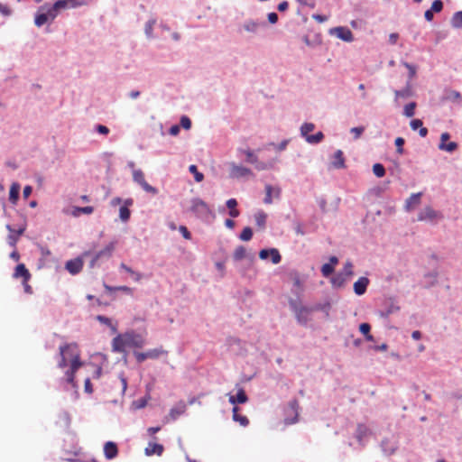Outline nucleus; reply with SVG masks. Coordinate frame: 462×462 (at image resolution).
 Returning a JSON list of instances; mask_svg holds the SVG:
<instances>
[{
  "label": "nucleus",
  "instance_id": "58",
  "mask_svg": "<svg viewBox=\"0 0 462 462\" xmlns=\"http://www.w3.org/2000/svg\"><path fill=\"white\" fill-rule=\"evenodd\" d=\"M40 251H41L42 259H43V260H46V258L48 256H50L51 254L50 249L45 246H40Z\"/></svg>",
  "mask_w": 462,
  "mask_h": 462
},
{
  "label": "nucleus",
  "instance_id": "15",
  "mask_svg": "<svg viewBox=\"0 0 462 462\" xmlns=\"http://www.w3.org/2000/svg\"><path fill=\"white\" fill-rule=\"evenodd\" d=\"M134 203L132 199H127L125 200V205L122 206L119 209V217L123 222H127L131 216V211L128 208L129 206H132Z\"/></svg>",
  "mask_w": 462,
  "mask_h": 462
},
{
  "label": "nucleus",
  "instance_id": "4",
  "mask_svg": "<svg viewBox=\"0 0 462 462\" xmlns=\"http://www.w3.org/2000/svg\"><path fill=\"white\" fill-rule=\"evenodd\" d=\"M133 180L138 185L142 187V189L150 194L156 195L158 194V189L152 186H151L144 178V173L141 170H134L133 171Z\"/></svg>",
  "mask_w": 462,
  "mask_h": 462
},
{
  "label": "nucleus",
  "instance_id": "51",
  "mask_svg": "<svg viewBox=\"0 0 462 462\" xmlns=\"http://www.w3.org/2000/svg\"><path fill=\"white\" fill-rule=\"evenodd\" d=\"M443 8V3L441 0H435L432 5H431V8L430 10H432V12H436V13H439L442 10Z\"/></svg>",
  "mask_w": 462,
  "mask_h": 462
},
{
  "label": "nucleus",
  "instance_id": "12",
  "mask_svg": "<svg viewBox=\"0 0 462 462\" xmlns=\"http://www.w3.org/2000/svg\"><path fill=\"white\" fill-rule=\"evenodd\" d=\"M369 279L366 277H360L354 283V291L356 295L361 296L366 291L367 286L369 285Z\"/></svg>",
  "mask_w": 462,
  "mask_h": 462
},
{
  "label": "nucleus",
  "instance_id": "49",
  "mask_svg": "<svg viewBox=\"0 0 462 462\" xmlns=\"http://www.w3.org/2000/svg\"><path fill=\"white\" fill-rule=\"evenodd\" d=\"M402 65L409 70L410 79H413L416 75V67L405 61L402 62Z\"/></svg>",
  "mask_w": 462,
  "mask_h": 462
},
{
  "label": "nucleus",
  "instance_id": "5",
  "mask_svg": "<svg viewBox=\"0 0 462 462\" xmlns=\"http://www.w3.org/2000/svg\"><path fill=\"white\" fill-rule=\"evenodd\" d=\"M116 242L115 241L110 242L107 245H106L105 248L96 253L90 261L89 266L93 268L96 265L97 262L101 258H109L116 248Z\"/></svg>",
  "mask_w": 462,
  "mask_h": 462
},
{
  "label": "nucleus",
  "instance_id": "25",
  "mask_svg": "<svg viewBox=\"0 0 462 462\" xmlns=\"http://www.w3.org/2000/svg\"><path fill=\"white\" fill-rule=\"evenodd\" d=\"M334 160L332 162V165L337 169H343L345 168V158L344 153L341 150H337L335 152Z\"/></svg>",
  "mask_w": 462,
  "mask_h": 462
},
{
  "label": "nucleus",
  "instance_id": "36",
  "mask_svg": "<svg viewBox=\"0 0 462 462\" xmlns=\"http://www.w3.org/2000/svg\"><path fill=\"white\" fill-rule=\"evenodd\" d=\"M246 256V249L243 245L237 246L235 251L233 257L236 261H241Z\"/></svg>",
  "mask_w": 462,
  "mask_h": 462
},
{
  "label": "nucleus",
  "instance_id": "42",
  "mask_svg": "<svg viewBox=\"0 0 462 462\" xmlns=\"http://www.w3.org/2000/svg\"><path fill=\"white\" fill-rule=\"evenodd\" d=\"M324 138V134L322 132H318L315 134H311L310 136H307V142L310 143H320Z\"/></svg>",
  "mask_w": 462,
  "mask_h": 462
},
{
  "label": "nucleus",
  "instance_id": "24",
  "mask_svg": "<svg viewBox=\"0 0 462 462\" xmlns=\"http://www.w3.org/2000/svg\"><path fill=\"white\" fill-rule=\"evenodd\" d=\"M289 406L294 413V418L291 420L285 419V424H287V425L293 424L298 421L299 408H300L299 402L297 400L291 401L289 403Z\"/></svg>",
  "mask_w": 462,
  "mask_h": 462
},
{
  "label": "nucleus",
  "instance_id": "26",
  "mask_svg": "<svg viewBox=\"0 0 462 462\" xmlns=\"http://www.w3.org/2000/svg\"><path fill=\"white\" fill-rule=\"evenodd\" d=\"M163 452V447L157 443H149L145 448V454L147 456H152L154 454L161 456Z\"/></svg>",
  "mask_w": 462,
  "mask_h": 462
},
{
  "label": "nucleus",
  "instance_id": "34",
  "mask_svg": "<svg viewBox=\"0 0 462 462\" xmlns=\"http://www.w3.org/2000/svg\"><path fill=\"white\" fill-rule=\"evenodd\" d=\"M120 268L128 273L135 282H139L143 277L142 273L134 271L132 268L128 267L126 264L123 263L120 264Z\"/></svg>",
  "mask_w": 462,
  "mask_h": 462
},
{
  "label": "nucleus",
  "instance_id": "48",
  "mask_svg": "<svg viewBox=\"0 0 462 462\" xmlns=\"http://www.w3.org/2000/svg\"><path fill=\"white\" fill-rule=\"evenodd\" d=\"M341 273H344V275L346 277V278H349L351 277L353 274H354V272H353V264L350 261H347L345 265H344V268H343V271Z\"/></svg>",
  "mask_w": 462,
  "mask_h": 462
},
{
  "label": "nucleus",
  "instance_id": "1",
  "mask_svg": "<svg viewBox=\"0 0 462 462\" xmlns=\"http://www.w3.org/2000/svg\"><path fill=\"white\" fill-rule=\"evenodd\" d=\"M58 367L64 369L68 365L69 369L65 372V377L68 383L75 386V377L77 371L83 365L80 360V349L77 343H65L59 347Z\"/></svg>",
  "mask_w": 462,
  "mask_h": 462
},
{
  "label": "nucleus",
  "instance_id": "37",
  "mask_svg": "<svg viewBox=\"0 0 462 462\" xmlns=\"http://www.w3.org/2000/svg\"><path fill=\"white\" fill-rule=\"evenodd\" d=\"M439 149L441 151L452 152L457 149V143L455 142H450L448 143H439Z\"/></svg>",
  "mask_w": 462,
  "mask_h": 462
},
{
  "label": "nucleus",
  "instance_id": "56",
  "mask_svg": "<svg viewBox=\"0 0 462 462\" xmlns=\"http://www.w3.org/2000/svg\"><path fill=\"white\" fill-rule=\"evenodd\" d=\"M411 128L412 130H417L422 127V121L420 119H413L410 123Z\"/></svg>",
  "mask_w": 462,
  "mask_h": 462
},
{
  "label": "nucleus",
  "instance_id": "23",
  "mask_svg": "<svg viewBox=\"0 0 462 462\" xmlns=\"http://www.w3.org/2000/svg\"><path fill=\"white\" fill-rule=\"evenodd\" d=\"M248 401L247 395L243 388H240L236 396H229V402L232 404L236 403H245Z\"/></svg>",
  "mask_w": 462,
  "mask_h": 462
},
{
  "label": "nucleus",
  "instance_id": "21",
  "mask_svg": "<svg viewBox=\"0 0 462 462\" xmlns=\"http://www.w3.org/2000/svg\"><path fill=\"white\" fill-rule=\"evenodd\" d=\"M281 189L279 188H273L271 185L265 186V198L264 203L271 204L273 202V194L278 198L280 196Z\"/></svg>",
  "mask_w": 462,
  "mask_h": 462
},
{
  "label": "nucleus",
  "instance_id": "30",
  "mask_svg": "<svg viewBox=\"0 0 462 462\" xmlns=\"http://www.w3.org/2000/svg\"><path fill=\"white\" fill-rule=\"evenodd\" d=\"M94 211V208L91 206L87 207H75L71 212L74 217H79L80 214H91Z\"/></svg>",
  "mask_w": 462,
  "mask_h": 462
},
{
  "label": "nucleus",
  "instance_id": "55",
  "mask_svg": "<svg viewBox=\"0 0 462 462\" xmlns=\"http://www.w3.org/2000/svg\"><path fill=\"white\" fill-rule=\"evenodd\" d=\"M364 131H365V128L363 126L353 127L351 129V133L354 134L355 139H358Z\"/></svg>",
  "mask_w": 462,
  "mask_h": 462
},
{
  "label": "nucleus",
  "instance_id": "50",
  "mask_svg": "<svg viewBox=\"0 0 462 462\" xmlns=\"http://www.w3.org/2000/svg\"><path fill=\"white\" fill-rule=\"evenodd\" d=\"M69 8H75L78 6L84 5L85 0H65Z\"/></svg>",
  "mask_w": 462,
  "mask_h": 462
},
{
  "label": "nucleus",
  "instance_id": "59",
  "mask_svg": "<svg viewBox=\"0 0 462 462\" xmlns=\"http://www.w3.org/2000/svg\"><path fill=\"white\" fill-rule=\"evenodd\" d=\"M257 27H258V24L255 23H253V22L248 23L245 25V30L251 31V32H255Z\"/></svg>",
  "mask_w": 462,
  "mask_h": 462
},
{
  "label": "nucleus",
  "instance_id": "11",
  "mask_svg": "<svg viewBox=\"0 0 462 462\" xmlns=\"http://www.w3.org/2000/svg\"><path fill=\"white\" fill-rule=\"evenodd\" d=\"M269 255L272 256V262L273 263L277 264L281 262V259H282L281 254H280L279 251L275 248L263 249L259 253V257L262 260L267 259L269 257Z\"/></svg>",
  "mask_w": 462,
  "mask_h": 462
},
{
  "label": "nucleus",
  "instance_id": "19",
  "mask_svg": "<svg viewBox=\"0 0 462 462\" xmlns=\"http://www.w3.org/2000/svg\"><path fill=\"white\" fill-rule=\"evenodd\" d=\"M422 196L421 192L411 194L406 200L405 208L408 211L413 209L415 207L420 205V198Z\"/></svg>",
  "mask_w": 462,
  "mask_h": 462
},
{
  "label": "nucleus",
  "instance_id": "3",
  "mask_svg": "<svg viewBox=\"0 0 462 462\" xmlns=\"http://www.w3.org/2000/svg\"><path fill=\"white\" fill-rule=\"evenodd\" d=\"M190 210L198 217H200V218H207L212 214V211H211L210 208L208 207V205L205 201H203L202 199H198V198L193 199L191 200Z\"/></svg>",
  "mask_w": 462,
  "mask_h": 462
},
{
  "label": "nucleus",
  "instance_id": "20",
  "mask_svg": "<svg viewBox=\"0 0 462 462\" xmlns=\"http://www.w3.org/2000/svg\"><path fill=\"white\" fill-rule=\"evenodd\" d=\"M245 154L246 155V161L252 164H255L257 170L262 171L266 169L265 164L259 162L257 156L251 150L245 151Z\"/></svg>",
  "mask_w": 462,
  "mask_h": 462
},
{
  "label": "nucleus",
  "instance_id": "6",
  "mask_svg": "<svg viewBox=\"0 0 462 462\" xmlns=\"http://www.w3.org/2000/svg\"><path fill=\"white\" fill-rule=\"evenodd\" d=\"M330 33L346 42H351L354 41L353 33H352L351 30L348 29L347 27H344V26L335 27L330 30Z\"/></svg>",
  "mask_w": 462,
  "mask_h": 462
},
{
  "label": "nucleus",
  "instance_id": "44",
  "mask_svg": "<svg viewBox=\"0 0 462 462\" xmlns=\"http://www.w3.org/2000/svg\"><path fill=\"white\" fill-rule=\"evenodd\" d=\"M252 236H253L252 228L249 226H246L243 229L239 237L243 241H249V240H251Z\"/></svg>",
  "mask_w": 462,
  "mask_h": 462
},
{
  "label": "nucleus",
  "instance_id": "53",
  "mask_svg": "<svg viewBox=\"0 0 462 462\" xmlns=\"http://www.w3.org/2000/svg\"><path fill=\"white\" fill-rule=\"evenodd\" d=\"M410 95H411V92H410L409 89L396 90L395 91V98L396 99L406 98V97H410Z\"/></svg>",
  "mask_w": 462,
  "mask_h": 462
},
{
  "label": "nucleus",
  "instance_id": "10",
  "mask_svg": "<svg viewBox=\"0 0 462 462\" xmlns=\"http://www.w3.org/2000/svg\"><path fill=\"white\" fill-rule=\"evenodd\" d=\"M50 17V8L45 11V6H41L37 14H35L34 23L36 26L41 27L45 24Z\"/></svg>",
  "mask_w": 462,
  "mask_h": 462
},
{
  "label": "nucleus",
  "instance_id": "64",
  "mask_svg": "<svg viewBox=\"0 0 462 462\" xmlns=\"http://www.w3.org/2000/svg\"><path fill=\"white\" fill-rule=\"evenodd\" d=\"M288 7H289V4H288V2H287V1H283V2H282V3H280V4L278 5V7H277V8H278V10H279L280 12H283V11H286V10L288 9Z\"/></svg>",
  "mask_w": 462,
  "mask_h": 462
},
{
  "label": "nucleus",
  "instance_id": "35",
  "mask_svg": "<svg viewBox=\"0 0 462 462\" xmlns=\"http://www.w3.org/2000/svg\"><path fill=\"white\" fill-rule=\"evenodd\" d=\"M100 323L106 325L109 327L113 333H116L117 331L116 326L112 323V320L105 316L98 315L96 318Z\"/></svg>",
  "mask_w": 462,
  "mask_h": 462
},
{
  "label": "nucleus",
  "instance_id": "32",
  "mask_svg": "<svg viewBox=\"0 0 462 462\" xmlns=\"http://www.w3.org/2000/svg\"><path fill=\"white\" fill-rule=\"evenodd\" d=\"M359 330L367 341H374V337L370 334L371 326L368 323L360 324Z\"/></svg>",
  "mask_w": 462,
  "mask_h": 462
},
{
  "label": "nucleus",
  "instance_id": "39",
  "mask_svg": "<svg viewBox=\"0 0 462 462\" xmlns=\"http://www.w3.org/2000/svg\"><path fill=\"white\" fill-rule=\"evenodd\" d=\"M315 128L314 124L312 123H305L300 127L301 135L307 139V136H310L309 133L312 132Z\"/></svg>",
  "mask_w": 462,
  "mask_h": 462
},
{
  "label": "nucleus",
  "instance_id": "63",
  "mask_svg": "<svg viewBox=\"0 0 462 462\" xmlns=\"http://www.w3.org/2000/svg\"><path fill=\"white\" fill-rule=\"evenodd\" d=\"M268 21L271 23H275L277 21H278V15L276 13H270L268 14Z\"/></svg>",
  "mask_w": 462,
  "mask_h": 462
},
{
  "label": "nucleus",
  "instance_id": "27",
  "mask_svg": "<svg viewBox=\"0 0 462 462\" xmlns=\"http://www.w3.org/2000/svg\"><path fill=\"white\" fill-rule=\"evenodd\" d=\"M19 192H20V184L19 183H13L10 187L9 191V200L13 204H16L19 199Z\"/></svg>",
  "mask_w": 462,
  "mask_h": 462
},
{
  "label": "nucleus",
  "instance_id": "46",
  "mask_svg": "<svg viewBox=\"0 0 462 462\" xmlns=\"http://www.w3.org/2000/svg\"><path fill=\"white\" fill-rule=\"evenodd\" d=\"M400 310L399 306L392 303L385 311L381 312V317L388 318L391 314L397 312Z\"/></svg>",
  "mask_w": 462,
  "mask_h": 462
},
{
  "label": "nucleus",
  "instance_id": "2",
  "mask_svg": "<svg viewBox=\"0 0 462 462\" xmlns=\"http://www.w3.org/2000/svg\"><path fill=\"white\" fill-rule=\"evenodd\" d=\"M290 307L295 313L297 321L301 325H306L310 320V314L313 310H319V307L307 308L300 306L297 300H291Z\"/></svg>",
  "mask_w": 462,
  "mask_h": 462
},
{
  "label": "nucleus",
  "instance_id": "40",
  "mask_svg": "<svg viewBox=\"0 0 462 462\" xmlns=\"http://www.w3.org/2000/svg\"><path fill=\"white\" fill-rule=\"evenodd\" d=\"M189 171L194 175V179L197 182H201L204 180L203 173L198 171L196 165L192 164L189 167Z\"/></svg>",
  "mask_w": 462,
  "mask_h": 462
},
{
  "label": "nucleus",
  "instance_id": "60",
  "mask_svg": "<svg viewBox=\"0 0 462 462\" xmlns=\"http://www.w3.org/2000/svg\"><path fill=\"white\" fill-rule=\"evenodd\" d=\"M97 131L102 134H107L109 133V129L106 125H98L97 126Z\"/></svg>",
  "mask_w": 462,
  "mask_h": 462
},
{
  "label": "nucleus",
  "instance_id": "47",
  "mask_svg": "<svg viewBox=\"0 0 462 462\" xmlns=\"http://www.w3.org/2000/svg\"><path fill=\"white\" fill-rule=\"evenodd\" d=\"M334 269H335V267H333L332 264H329V263H327L322 265V267H321V273H322V275L324 277L327 278V277L330 276L333 273Z\"/></svg>",
  "mask_w": 462,
  "mask_h": 462
},
{
  "label": "nucleus",
  "instance_id": "17",
  "mask_svg": "<svg viewBox=\"0 0 462 462\" xmlns=\"http://www.w3.org/2000/svg\"><path fill=\"white\" fill-rule=\"evenodd\" d=\"M187 410L186 403L184 402H180L177 405L172 407L170 411L169 416L171 420H176L178 417L185 413Z\"/></svg>",
  "mask_w": 462,
  "mask_h": 462
},
{
  "label": "nucleus",
  "instance_id": "7",
  "mask_svg": "<svg viewBox=\"0 0 462 462\" xmlns=\"http://www.w3.org/2000/svg\"><path fill=\"white\" fill-rule=\"evenodd\" d=\"M442 218L441 213L434 210L430 207H426L418 215L419 221H434Z\"/></svg>",
  "mask_w": 462,
  "mask_h": 462
},
{
  "label": "nucleus",
  "instance_id": "8",
  "mask_svg": "<svg viewBox=\"0 0 462 462\" xmlns=\"http://www.w3.org/2000/svg\"><path fill=\"white\" fill-rule=\"evenodd\" d=\"M126 347H142L144 344L143 337L134 332H126L124 334Z\"/></svg>",
  "mask_w": 462,
  "mask_h": 462
},
{
  "label": "nucleus",
  "instance_id": "16",
  "mask_svg": "<svg viewBox=\"0 0 462 462\" xmlns=\"http://www.w3.org/2000/svg\"><path fill=\"white\" fill-rule=\"evenodd\" d=\"M104 454L107 459L115 458L118 454L116 444L112 441L106 442L104 446Z\"/></svg>",
  "mask_w": 462,
  "mask_h": 462
},
{
  "label": "nucleus",
  "instance_id": "52",
  "mask_svg": "<svg viewBox=\"0 0 462 462\" xmlns=\"http://www.w3.org/2000/svg\"><path fill=\"white\" fill-rule=\"evenodd\" d=\"M404 139L402 137H397L395 139V145H396V148H397V152L402 154L403 152V144H404Z\"/></svg>",
  "mask_w": 462,
  "mask_h": 462
},
{
  "label": "nucleus",
  "instance_id": "18",
  "mask_svg": "<svg viewBox=\"0 0 462 462\" xmlns=\"http://www.w3.org/2000/svg\"><path fill=\"white\" fill-rule=\"evenodd\" d=\"M162 353V350L152 349L144 353H136L135 357L137 361L141 363L146 360L147 358H157L160 356Z\"/></svg>",
  "mask_w": 462,
  "mask_h": 462
},
{
  "label": "nucleus",
  "instance_id": "31",
  "mask_svg": "<svg viewBox=\"0 0 462 462\" xmlns=\"http://www.w3.org/2000/svg\"><path fill=\"white\" fill-rule=\"evenodd\" d=\"M348 278H346L344 273H337L334 277L331 278V283L336 287H342Z\"/></svg>",
  "mask_w": 462,
  "mask_h": 462
},
{
  "label": "nucleus",
  "instance_id": "38",
  "mask_svg": "<svg viewBox=\"0 0 462 462\" xmlns=\"http://www.w3.org/2000/svg\"><path fill=\"white\" fill-rule=\"evenodd\" d=\"M451 23L455 28H462V11L454 14Z\"/></svg>",
  "mask_w": 462,
  "mask_h": 462
},
{
  "label": "nucleus",
  "instance_id": "57",
  "mask_svg": "<svg viewBox=\"0 0 462 462\" xmlns=\"http://www.w3.org/2000/svg\"><path fill=\"white\" fill-rule=\"evenodd\" d=\"M179 230L180 232L182 234L183 237L185 239H190L191 238V235H190V232L188 230V228L185 226H180L179 227Z\"/></svg>",
  "mask_w": 462,
  "mask_h": 462
},
{
  "label": "nucleus",
  "instance_id": "33",
  "mask_svg": "<svg viewBox=\"0 0 462 462\" xmlns=\"http://www.w3.org/2000/svg\"><path fill=\"white\" fill-rule=\"evenodd\" d=\"M266 214L264 212H258L254 215L255 224L259 228L263 229L266 223Z\"/></svg>",
  "mask_w": 462,
  "mask_h": 462
},
{
  "label": "nucleus",
  "instance_id": "45",
  "mask_svg": "<svg viewBox=\"0 0 462 462\" xmlns=\"http://www.w3.org/2000/svg\"><path fill=\"white\" fill-rule=\"evenodd\" d=\"M155 23L156 21L154 19H151L145 23L144 32L146 36L149 38L152 37V30Z\"/></svg>",
  "mask_w": 462,
  "mask_h": 462
},
{
  "label": "nucleus",
  "instance_id": "9",
  "mask_svg": "<svg viewBox=\"0 0 462 462\" xmlns=\"http://www.w3.org/2000/svg\"><path fill=\"white\" fill-rule=\"evenodd\" d=\"M83 264L82 258L78 257L68 261L65 264V268L70 274L75 275L81 272Z\"/></svg>",
  "mask_w": 462,
  "mask_h": 462
},
{
  "label": "nucleus",
  "instance_id": "14",
  "mask_svg": "<svg viewBox=\"0 0 462 462\" xmlns=\"http://www.w3.org/2000/svg\"><path fill=\"white\" fill-rule=\"evenodd\" d=\"M31 273L23 263H19L14 270V277L22 278L24 282H29L31 279Z\"/></svg>",
  "mask_w": 462,
  "mask_h": 462
},
{
  "label": "nucleus",
  "instance_id": "28",
  "mask_svg": "<svg viewBox=\"0 0 462 462\" xmlns=\"http://www.w3.org/2000/svg\"><path fill=\"white\" fill-rule=\"evenodd\" d=\"M239 408L235 406L233 408V420L236 422H239L241 426L246 427L249 424V420L245 415H240L238 413Z\"/></svg>",
  "mask_w": 462,
  "mask_h": 462
},
{
  "label": "nucleus",
  "instance_id": "29",
  "mask_svg": "<svg viewBox=\"0 0 462 462\" xmlns=\"http://www.w3.org/2000/svg\"><path fill=\"white\" fill-rule=\"evenodd\" d=\"M252 172L250 169L243 167V166H234L232 169V175L234 177H244L250 175Z\"/></svg>",
  "mask_w": 462,
  "mask_h": 462
},
{
  "label": "nucleus",
  "instance_id": "22",
  "mask_svg": "<svg viewBox=\"0 0 462 462\" xmlns=\"http://www.w3.org/2000/svg\"><path fill=\"white\" fill-rule=\"evenodd\" d=\"M65 8H68V5H67V3L65 0L56 1L53 4L52 7L50 8L51 21H53L56 18L59 10L65 9Z\"/></svg>",
  "mask_w": 462,
  "mask_h": 462
},
{
  "label": "nucleus",
  "instance_id": "41",
  "mask_svg": "<svg viewBox=\"0 0 462 462\" xmlns=\"http://www.w3.org/2000/svg\"><path fill=\"white\" fill-rule=\"evenodd\" d=\"M415 108H416V103L415 102H411V103L407 104L404 106V110H403L404 116H407V117L413 116L414 113H415Z\"/></svg>",
  "mask_w": 462,
  "mask_h": 462
},
{
  "label": "nucleus",
  "instance_id": "61",
  "mask_svg": "<svg viewBox=\"0 0 462 462\" xmlns=\"http://www.w3.org/2000/svg\"><path fill=\"white\" fill-rule=\"evenodd\" d=\"M237 206V201L235 199H229L227 201H226V207L229 208V209H233V208H236Z\"/></svg>",
  "mask_w": 462,
  "mask_h": 462
},
{
  "label": "nucleus",
  "instance_id": "62",
  "mask_svg": "<svg viewBox=\"0 0 462 462\" xmlns=\"http://www.w3.org/2000/svg\"><path fill=\"white\" fill-rule=\"evenodd\" d=\"M32 189L31 186H25L23 190V196L24 199L29 198V196L32 194Z\"/></svg>",
  "mask_w": 462,
  "mask_h": 462
},
{
  "label": "nucleus",
  "instance_id": "13",
  "mask_svg": "<svg viewBox=\"0 0 462 462\" xmlns=\"http://www.w3.org/2000/svg\"><path fill=\"white\" fill-rule=\"evenodd\" d=\"M112 347L113 351L117 353H124L127 347L124 334H120L113 339Z\"/></svg>",
  "mask_w": 462,
  "mask_h": 462
},
{
  "label": "nucleus",
  "instance_id": "43",
  "mask_svg": "<svg viewBox=\"0 0 462 462\" xmlns=\"http://www.w3.org/2000/svg\"><path fill=\"white\" fill-rule=\"evenodd\" d=\"M373 172L376 177L382 178L385 174V169L383 164L375 163L373 166Z\"/></svg>",
  "mask_w": 462,
  "mask_h": 462
},
{
  "label": "nucleus",
  "instance_id": "54",
  "mask_svg": "<svg viewBox=\"0 0 462 462\" xmlns=\"http://www.w3.org/2000/svg\"><path fill=\"white\" fill-rule=\"evenodd\" d=\"M180 125L186 129V130H189L190 127H191V121L190 119L186 116H183L181 118H180Z\"/></svg>",
  "mask_w": 462,
  "mask_h": 462
}]
</instances>
